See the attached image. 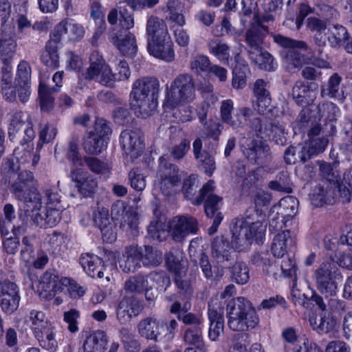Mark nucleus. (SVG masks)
Returning <instances> with one entry per match:
<instances>
[{"label":"nucleus","mask_w":352,"mask_h":352,"mask_svg":"<svg viewBox=\"0 0 352 352\" xmlns=\"http://www.w3.org/2000/svg\"><path fill=\"white\" fill-rule=\"evenodd\" d=\"M159 90L160 83L155 78L144 77L133 82L130 104L138 116L146 118L156 109Z\"/></svg>","instance_id":"f257e3e1"},{"label":"nucleus","mask_w":352,"mask_h":352,"mask_svg":"<svg viewBox=\"0 0 352 352\" xmlns=\"http://www.w3.org/2000/svg\"><path fill=\"white\" fill-rule=\"evenodd\" d=\"M342 78L338 73L333 74L329 78L327 84L321 89V96L329 98H336L339 95Z\"/></svg>","instance_id":"864d4df0"},{"label":"nucleus","mask_w":352,"mask_h":352,"mask_svg":"<svg viewBox=\"0 0 352 352\" xmlns=\"http://www.w3.org/2000/svg\"><path fill=\"white\" fill-rule=\"evenodd\" d=\"M58 91L56 87H50L47 85L40 83L38 87V95L40 98V106L43 111L50 112L54 107V93Z\"/></svg>","instance_id":"a18cd8bd"},{"label":"nucleus","mask_w":352,"mask_h":352,"mask_svg":"<svg viewBox=\"0 0 352 352\" xmlns=\"http://www.w3.org/2000/svg\"><path fill=\"white\" fill-rule=\"evenodd\" d=\"M95 225L100 230L104 241L111 243L116 239L114 226L109 217V210L104 207H98L93 213Z\"/></svg>","instance_id":"a878e982"},{"label":"nucleus","mask_w":352,"mask_h":352,"mask_svg":"<svg viewBox=\"0 0 352 352\" xmlns=\"http://www.w3.org/2000/svg\"><path fill=\"white\" fill-rule=\"evenodd\" d=\"M248 54L251 61L260 69L269 72L274 69L275 66L272 56L263 48L255 52H250Z\"/></svg>","instance_id":"a19ab883"},{"label":"nucleus","mask_w":352,"mask_h":352,"mask_svg":"<svg viewBox=\"0 0 352 352\" xmlns=\"http://www.w3.org/2000/svg\"><path fill=\"white\" fill-rule=\"evenodd\" d=\"M90 65L86 72L82 73L80 78L86 80H95L99 82V80L107 77L109 73V66L106 63L102 56L97 50H94L89 57Z\"/></svg>","instance_id":"4be33fe9"},{"label":"nucleus","mask_w":352,"mask_h":352,"mask_svg":"<svg viewBox=\"0 0 352 352\" xmlns=\"http://www.w3.org/2000/svg\"><path fill=\"white\" fill-rule=\"evenodd\" d=\"M228 326L234 331H249L259 324V317L252 302L243 297L230 300L226 306Z\"/></svg>","instance_id":"f03ea898"},{"label":"nucleus","mask_w":352,"mask_h":352,"mask_svg":"<svg viewBox=\"0 0 352 352\" xmlns=\"http://www.w3.org/2000/svg\"><path fill=\"white\" fill-rule=\"evenodd\" d=\"M31 67L25 60H22L18 65L17 74L14 83L16 85H30Z\"/></svg>","instance_id":"338daca9"},{"label":"nucleus","mask_w":352,"mask_h":352,"mask_svg":"<svg viewBox=\"0 0 352 352\" xmlns=\"http://www.w3.org/2000/svg\"><path fill=\"white\" fill-rule=\"evenodd\" d=\"M214 186L213 181L206 182L199 190V194L192 201L193 205H201L204 202V210L207 217L216 218L223 205L221 197L214 193Z\"/></svg>","instance_id":"1a4fd4ad"},{"label":"nucleus","mask_w":352,"mask_h":352,"mask_svg":"<svg viewBox=\"0 0 352 352\" xmlns=\"http://www.w3.org/2000/svg\"><path fill=\"white\" fill-rule=\"evenodd\" d=\"M144 309L141 301L135 297H123L118 303L116 309V318L120 324H126L137 317Z\"/></svg>","instance_id":"2eb2a0df"},{"label":"nucleus","mask_w":352,"mask_h":352,"mask_svg":"<svg viewBox=\"0 0 352 352\" xmlns=\"http://www.w3.org/2000/svg\"><path fill=\"white\" fill-rule=\"evenodd\" d=\"M319 118L333 122L336 120L337 114L339 113L338 107L333 102L320 103L317 106Z\"/></svg>","instance_id":"bf43d9fd"},{"label":"nucleus","mask_w":352,"mask_h":352,"mask_svg":"<svg viewBox=\"0 0 352 352\" xmlns=\"http://www.w3.org/2000/svg\"><path fill=\"white\" fill-rule=\"evenodd\" d=\"M296 245V239L289 230H286L277 234L273 239L271 251L274 257L283 258L288 250Z\"/></svg>","instance_id":"7c9ffc66"},{"label":"nucleus","mask_w":352,"mask_h":352,"mask_svg":"<svg viewBox=\"0 0 352 352\" xmlns=\"http://www.w3.org/2000/svg\"><path fill=\"white\" fill-rule=\"evenodd\" d=\"M128 178L131 188L135 190L142 191L145 188V177L138 168L131 169L128 174Z\"/></svg>","instance_id":"774afa93"},{"label":"nucleus","mask_w":352,"mask_h":352,"mask_svg":"<svg viewBox=\"0 0 352 352\" xmlns=\"http://www.w3.org/2000/svg\"><path fill=\"white\" fill-rule=\"evenodd\" d=\"M146 34L148 38H155L168 34L167 27L164 21L157 16H151L147 21Z\"/></svg>","instance_id":"de8ad7c7"},{"label":"nucleus","mask_w":352,"mask_h":352,"mask_svg":"<svg viewBox=\"0 0 352 352\" xmlns=\"http://www.w3.org/2000/svg\"><path fill=\"white\" fill-rule=\"evenodd\" d=\"M30 327L41 347L50 352L56 351L58 342L55 339L54 327L48 320Z\"/></svg>","instance_id":"dca6fc26"},{"label":"nucleus","mask_w":352,"mask_h":352,"mask_svg":"<svg viewBox=\"0 0 352 352\" xmlns=\"http://www.w3.org/2000/svg\"><path fill=\"white\" fill-rule=\"evenodd\" d=\"M318 87L317 82H309L305 83L303 81L298 80L296 82L292 89L293 99L298 105H309L315 100Z\"/></svg>","instance_id":"b1692460"},{"label":"nucleus","mask_w":352,"mask_h":352,"mask_svg":"<svg viewBox=\"0 0 352 352\" xmlns=\"http://www.w3.org/2000/svg\"><path fill=\"white\" fill-rule=\"evenodd\" d=\"M192 150L199 168L210 176L216 168L214 158L206 151H202V141L199 138L193 142Z\"/></svg>","instance_id":"c756f323"},{"label":"nucleus","mask_w":352,"mask_h":352,"mask_svg":"<svg viewBox=\"0 0 352 352\" xmlns=\"http://www.w3.org/2000/svg\"><path fill=\"white\" fill-rule=\"evenodd\" d=\"M167 159L166 155L162 156L160 158L159 165V173L161 177L160 189L166 196L171 194L173 188L177 186L180 181L177 166L168 162Z\"/></svg>","instance_id":"ddd939ff"},{"label":"nucleus","mask_w":352,"mask_h":352,"mask_svg":"<svg viewBox=\"0 0 352 352\" xmlns=\"http://www.w3.org/2000/svg\"><path fill=\"white\" fill-rule=\"evenodd\" d=\"M69 177L75 183L78 192L85 197H91L98 188V181L81 168H73Z\"/></svg>","instance_id":"4468645a"},{"label":"nucleus","mask_w":352,"mask_h":352,"mask_svg":"<svg viewBox=\"0 0 352 352\" xmlns=\"http://www.w3.org/2000/svg\"><path fill=\"white\" fill-rule=\"evenodd\" d=\"M21 298L17 285L9 280L0 282V307L2 311L10 315L19 307Z\"/></svg>","instance_id":"9b49d317"},{"label":"nucleus","mask_w":352,"mask_h":352,"mask_svg":"<svg viewBox=\"0 0 352 352\" xmlns=\"http://www.w3.org/2000/svg\"><path fill=\"white\" fill-rule=\"evenodd\" d=\"M70 283L67 278H60L54 271H46L40 279V287L50 296H54L57 292H61L65 287Z\"/></svg>","instance_id":"cd10ccee"},{"label":"nucleus","mask_w":352,"mask_h":352,"mask_svg":"<svg viewBox=\"0 0 352 352\" xmlns=\"http://www.w3.org/2000/svg\"><path fill=\"white\" fill-rule=\"evenodd\" d=\"M41 60L51 69L58 68L59 66L58 49L50 45H45V50L41 54Z\"/></svg>","instance_id":"13d9d810"},{"label":"nucleus","mask_w":352,"mask_h":352,"mask_svg":"<svg viewBox=\"0 0 352 352\" xmlns=\"http://www.w3.org/2000/svg\"><path fill=\"white\" fill-rule=\"evenodd\" d=\"M327 31L328 42L331 47L337 48L342 46L346 50V45L350 43L352 40L346 28L342 25H333Z\"/></svg>","instance_id":"c9c22d12"},{"label":"nucleus","mask_w":352,"mask_h":352,"mask_svg":"<svg viewBox=\"0 0 352 352\" xmlns=\"http://www.w3.org/2000/svg\"><path fill=\"white\" fill-rule=\"evenodd\" d=\"M120 140L125 155L130 160L137 159L143 153L144 146L142 132L140 129H126L122 131Z\"/></svg>","instance_id":"9d476101"},{"label":"nucleus","mask_w":352,"mask_h":352,"mask_svg":"<svg viewBox=\"0 0 352 352\" xmlns=\"http://www.w3.org/2000/svg\"><path fill=\"white\" fill-rule=\"evenodd\" d=\"M252 261L256 265L262 266L263 272L274 279L280 276L278 266L274 263V259L270 258L267 252L255 254L252 256Z\"/></svg>","instance_id":"e433bc0d"},{"label":"nucleus","mask_w":352,"mask_h":352,"mask_svg":"<svg viewBox=\"0 0 352 352\" xmlns=\"http://www.w3.org/2000/svg\"><path fill=\"white\" fill-rule=\"evenodd\" d=\"M199 230L197 220L191 216H177L170 223V232L173 240L181 242Z\"/></svg>","instance_id":"f8f14e48"},{"label":"nucleus","mask_w":352,"mask_h":352,"mask_svg":"<svg viewBox=\"0 0 352 352\" xmlns=\"http://www.w3.org/2000/svg\"><path fill=\"white\" fill-rule=\"evenodd\" d=\"M140 262L145 267H155L162 262V254L150 245L138 247Z\"/></svg>","instance_id":"58836bf2"},{"label":"nucleus","mask_w":352,"mask_h":352,"mask_svg":"<svg viewBox=\"0 0 352 352\" xmlns=\"http://www.w3.org/2000/svg\"><path fill=\"white\" fill-rule=\"evenodd\" d=\"M138 246L131 245L126 248L123 258L119 261V266L124 273H134L141 267Z\"/></svg>","instance_id":"72a5a7b5"},{"label":"nucleus","mask_w":352,"mask_h":352,"mask_svg":"<svg viewBox=\"0 0 352 352\" xmlns=\"http://www.w3.org/2000/svg\"><path fill=\"white\" fill-rule=\"evenodd\" d=\"M298 49L294 48L289 50L286 59L288 63L287 69L290 72H294L295 70H299L305 64L307 63V58L298 51Z\"/></svg>","instance_id":"4d7b16f0"},{"label":"nucleus","mask_w":352,"mask_h":352,"mask_svg":"<svg viewBox=\"0 0 352 352\" xmlns=\"http://www.w3.org/2000/svg\"><path fill=\"white\" fill-rule=\"evenodd\" d=\"M256 214L254 208H250L246 211V217L243 219H235L232 222L230 232L234 239L235 250H243L250 244V240L254 239L256 243L261 241L265 234V228L260 221L250 222L252 214Z\"/></svg>","instance_id":"7ed1b4c3"},{"label":"nucleus","mask_w":352,"mask_h":352,"mask_svg":"<svg viewBox=\"0 0 352 352\" xmlns=\"http://www.w3.org/2000/svg\"><path fill=\"white\" fill-rule=\"evenodd\" d=\"M211 66L209 58L203 54H197L194 56L190 63L191 69L197 74L209 72Z\"/></svg>","instance_id":"0e129e2a"},{"label":"nucleus","mask_w":352,"mask_h":352,"mask_svg":"<svg viewBox=\"0 0 352 352\" xmlns=\"http://www.w3.org/2000/svg\"><path fill=\"white\" fill-rule=\"evenodd\" d=\"M239 55L235 57L236 65L232 72V87L234 89H243L247 84V76L250 74L248 65L245 62H239Z\"/></svg>","instance_id":"79ce46f5"},{"label":"nucleus","mask_w":352,"mask_h":352,"mask_svg":"<svg viewBox=\"0 0 352 352\" xmlns=\"http://www.w3.org/2000/svg\"><path fill=\"white\" fill-rule=\"evenodd\" d=\"M147 49L149 54L155 58L166 62H170L174 59L173 42L169 34L155 38H148Z\"/></svg>","instance_id":"aec40b11"},{"label":"nucleus","mask_w":352,"mask_h":352,"mask_svg":"<svg viewBox=\"0 0 352 352\" xmlns=\"http://www.w3.org/2000/svg\"><path fill=\"white\" fill-rule=\"evenodd\" d=\"M109 39L124 56H132L137 52L135 36L130 32H124V34H122V31L113 32L110 34Z\"/></svg>","instance_id":"bb28decb"},{"label":"nucleus","mask_w":352,"mask_h":352,"mask_svg":"<svg viewBox=\"0 0 352 352\" xmlns=\"http://www.w3.org/2000/svg\"><path fill=\"white\" fill-rule=\"evenodd\" d=\"M30 327L41 347L50 352L56 351L58 342L55 339L54 327L48 320Z\"/></svg>","instance_id":"f3484780"},{"label":"nucleus","mask_w":352,"mask_h":352,"mask_svg":"<svg viewBox=\"0 0 352 352\" xmlns=\"http://www.w3.org/2000/svg\"><path fill=\"white\" fill-rule=\"evenodd\" d=\"M41 200L42 197L36 188L32 190L22 199L23 206H20L18 217L23 226L28 223L30 218L32 221L34 216L39 213L42 208Z\"/></svg>","instance_id":"a211bd4d"},{"label":"nucleus","mask_w":352,"mask_h":352,"mask_svg":"<svg viewBox=\"0 0 352 352\" xmlns=\"http://www.w3.org/2000/svg\"><path fill=\"white\" fill-rule=\"evenodd\" d=\"M195 99V81L188 74H179L166 87L163 107L166 111L192 102Z\"/></svg>","instance_id":"20e7f679"},{"label":"nucleus","mask_w":352,"mask_h":352,"mask_svg":"<svg viewBox=\"0 0 352 352\" xmlns=\"http://www.w3.org/2000/svg\"><path fill=\"white\" fill-rule=\"evenodd\" d=\"M273 37L274 42L284 48L289 50L297 48L305 50L307 49V45L304 41L292 39L280 34H274Z\"/></svg>","instance_id":"e2e57ef3"},{"label":"nucleus","mask_w":352,"mask_h":352,"mask_svg":"<svg viewBox=\"0 0 352 352\" xmlns=\"http://www.w3.org/2000/svg\"><path fill=\"white\" fill-rule=\"evenodd\" d=\"M82 146L87 154L98 155L104 148V140L91 131L84 135Z\"/></svg>","instance_id":"37998d69"},{"label":"nucleus","mask_w":352,"mask_h":352,"mask_svg":"<svg viewBox=\"0 0 352 352\" xmlns=\"http://www.w3.org/2000/svg\"><path fill=\"white\" fill-rule=\"evenodd\" d=\"M131 72L128 63L125 60H120L116 68V72L113 73L109 67V73L107 74L105 79L99 80V83L106 87H111L116 81H122L127 80L130 76Z\"/></svg>","instance_id":"4c0bfd02"},{"label":"nucleus","mask_w":352,"mask_h":352,"mask_svg":"<svg viewBox=\"0 0 352 352\" xmlns=\"http://www.w3.org/2000/svg\"><path fill=\"white\" fill-rule=\"evenodd\" d=\"M259 20L254 19L251 27L246 32L245 41L247 43V52L262 49L265 37L270 33L268 26Z\"/></svg>","instance_id":"5701e85b"},{"label":"nucleus","mask_w":352,"mask_h":352,"mask_svg":"<svg viewBox=\"0 0 352 352\" xmlns=\"http://www.w3.org/2000/svg\"><path fill=\"white\" fill-rule=\"evenodd\" d=\"M36 189L33 185V174L29 170L19 173L17 179L12 184L10 191L19 201L24 199L25 197L32 190Z\"/></svg>","instance_id":"c85d7f7f"},{"label":"nucleus","mask_w":352,"mask_h":352,"mask_svg":"<svg viewBox=\"0 0 352 352\" xmlns=\"http://www.w3.org/2000/svg\"><path fill=\"white\" fill-rule=\"evenodd\" d=\"M232 239L231 243L223 235L217 236L213 239L211 244V254L217 264L226 265L234 259L235 254L232 251V248L235 249L232 236Z\"/></svg>","instance_id":"6ab92c4d"},{"label":"nucleus","mask_w":352,"mask_h":352,"mask_svg":"<svg viewBox=\"0 0 352 352\" xmlns=\"http://www.w3.org/2000/svg\"><path fill=\"white\" fill-rule=\"evenodd\" d=\"M107 343V336L103 331H94L85 340L83 344L84 352H103Z\"/></svg>","instance_id":"ea45409f"},{"label":"nucleus","mask_w":352,"mask_h":352,"mask_svg":"<svg viewBox=\"0 0 352 352\" xmlns=\"http://www.w3.org/2000/svg\"><path fill=\"white\" fill-rule=\"evenodd\" d=\"M313 277L317 289L326 297L336 294L338 283L342 280L337 261L331 258L323 261L314 272Z\"/></svg>","instance_id":"39448f33"},{"label":"nucleus","mask_w":352,"mask_h":352,"mask_svg":"<svg viewBox=\"0 0 352 352\" xmlns=\"http://www.w3.org/2000/svg\"><path fill=\"white\" fill-rule=\"evenodd\" d=\"M267 83L263 79H257L253 88V107L260 114L271 111V97L267 89Z\"/></svg>","instance_id":"393cba45"},{"label":"nucleus","mask_w":352,"mask_h":352,"mask_svg":"<svg viewBox=\"0 0 352 352\" xmlns=\"http://www.w3.org/2000/svg\"><path fill=\"white\" fill-rule=\"evenodd\" d=\"M65 207L54 208L48 206L45 212L36 213L33 217V223L41 228L55 226L60 219V211L65 210Z\"/></svg>","instance_id":"f704fd0d"},{"label":"nucleus","mask_w":352,"mask_h":352,"mask_svg":"<svg viewBox=\"0 0 352 352\" xmlns=\"http://www.w3.org/2000/svg\"><path fill=\"white\" fill-rule=\"evenodd\" d=\"M210 54L217 57L221 63L228 65L230 58L229 46L221 40L212 39L208 43Z\"/></svg>","instance_id":"c03bdc74"},{"label":"nucleus","mask_w":352,"mask_h":352,"mask_svg":"<svg viewBox=\"0 0 352 352\" xmlns=\"http://www.w3.org/2000/svg\"><path fill=\"white\" fill-rule=\"evenodd\" d=\"M197 188V177L195 175H191L184 180L182 186L183 194L186 199L192 202L193 199L196 198L195 197V195Z\"/></svg>","instance_id":"69168bd1"},{"label":"nucleus","mask_w":352,"mask_h":352,"mask_svg":"<svg viewBox=\"0 0 352 352\" xmlns=\"http://www.w3.org/2000/svg\"><path fill=\"white\" fill-rule=\"evenodd\" d=\"M148 287L147 276L141 274L130 277L124 283V289L130 293L142 294Z\"/></svg>","instance_id":"09e8293b"},{"label":"nucleus","mask_w":352,"mask_h":352,"mask_svg":"<svg viewBox=\"0 0 352 352\" xmlns=\"http://www.w3.org/2000/svg\"><path fill=\"white\" fill-rule=\"evenodd\" d=\"M241 150L243 155L252 164L263 166L272 162L270 147L263 138H247L241 144Z\"/></svg>","instance_id":"6e6552de"},{"label":"nucleus","mask_w":352,"mask_h":352,"mask_svg":"<svg viewBox=\"0 0 352 352\" xmlns=\"http://www.w3.org/2000/svg\"><path fill=\"white\" fill-rule=\"evenodd\" d=\"M12 235L10 234L6 237H3V245L6 252L8 254H15L18 250V247L20 244L19 238L18 234L21 231H24V226L19 225L17 227L13 226L12 228Z\"/></svg>","instance_id":"5fc2aeb1"},{"label":"nucleus","mask_w":352,"mask_h":352,"mask_svg":"<svg viewBox=\"0 0 352 352\" xmlns=\"http://www.w3.org/2000/svg\"><path fill=\"white\" fill-rule=\"evenodd\" d=\"M118 9L120 25L124 30V32H126L134 26V11L130 10L127 6H120Z\"/></svg>","instance_id":"052dcab7"},{"label":"nucleus","mask_w":352,"mask_h":352,"mask_svg":"<svg viewBox=\"0 0 352 352\" xmlns=\"http://www.w3.org/2000/svg\"><path fill=\"white\" fill-rule=\"evenodd\" d=\"M21 130H23L25 136L21 142V147H18L14 151V155L17 159L24 157V160L30 159L32 146L28 144L35 138V132L32 128V124L28 120V116L19 111L12 116L8 127V136L12 140Z\"/></svg>","instance_id":"0eeeda50"},{"label":"nucleus","mask_w":352,"mask_h":352,"mask_svg":"<svg viewBox=\"0 0 352 352\" xmlns=\"http://www.w3.org/2000/svg\"><path fill=\"white\" fill-rule=\"evenodd\" d=\"M258 8L257 3L254 0H241L239 4L238 14L242 25H245L248 20L253 16L258 14L256 10Z\"/></svg>","instance_id":"603ef678"},{"label":"nucleus","mask_w":352,"mask_h":352,"mask_svg":"<svg viewBox=\"0 0 352 352\" xmlns=\"http://www.w3.org/2000/svg\"><path fill=\"white\" fill-rule=\"evenodd\" d=\"M184 340L186 344L194 345L198 349L202 350L204 347L202 331L200 327L194 326L188 328L184 333Z\"/></svg>","instance_id":"6e6d98bb"},{"label":"nucleus","mask_w":352,"mask_h":352,"mask_svg":"<svg viewBox=\"0 0 352 352\" xmlns=\"http://www.w3.org/2000/svg\"><path fill=\"white\" fill-rule=\"evenodd\" d=\"M250 270L243 261H236L230 267V277L232 281L239 285L247 283L250 279Z\"/></svg>","instance_id":"8fccbe9b"},{"label":"nucleus","mask_w":352,"mask_h":352,"mask_svg":"<svg viewBox=\"0 0 352 352\" xmlns=\"http://www.w3.org/2000/svg\"><path fill=\"white\" fill-rule=\"evenodd\" d=\"M177 327L178 322L175 319L147 317L140 321L138 329L142 337L157 342L162 338L173 340Z\"/></svg>","instance_id":"423d86ee"},{"label":"nucleus","mask_w":352,"mask_h":352,"mask_svg":"<svg viewBox=\"0 0 352 352\" xmlns=\"http://www.w3.org/2000/svg\"><path fill=\"white\" fill-rule=\"evenodd\" d=\"M165 264L167 270L174 275L187 272L182 254L177 251H170L166 254Z\"/></svg>","instance_id":"49530a36"},{"label":"nucleus","mask_w":352,"mask_h":352,"mask_svg":"<svg viewBox=\"0 0 352 352\" xmlns=\"http://www.w3.org/2000/svg\"><path fill=\"white\" fill-rule=\"evenodd\" d=\"M79 262L88 276L92 278L103 277L104 262L97 255L90 253L82 254Z\"/></svg>","instance_id":"2f4dec72"},{"label":"nucleus","mask_w":352,"mask_h":352,"mask_svg":"<svg viewBox=\"0 0 352 352\" xmlns=\"http://www.w3.org/2000/svg\"><path fill=\"white\" fill-rule=\"evenodd\" d=\"M336 197L335 186L331 184L318 185L314 190L311 200L314 206L322 207L324 204H333Z\"/></svg>","instance_id":"473e14b6"},{"label":"nucleus","mask_w":352,"mask_h":352,"mask_svg":"<svg viewBox=\"0 0 352 352\" xmlns=\"http://www.w3.org/2000/svg\"><path fill=\"white\" fill-rule=\"evenodd\" d=\"M16 39L15 28L4 23L0 33V54L3 64L10 63L16 52Z\"/></svg>","instance_id":"412c9836"},{"label":"nucleus","mask_w":352,"mask_h":352,"mask_svg":"<svg viewBox=\"0 0 352 352\" xmlns=\"http://www.w3.org/2000/svg\"><path fill=\"white\" fill-rule=\"evenodd\" d=\"M280 8H281L280 1L278 0H269L262 4L263 13L256 14L254 19L263 23L274 21L275 20V14Z\"/></svg>","instance_id":"3c124183"},{"label":"nucleus","mask_w":352,"mask_h":352,"mask_svg":"<svg viewBox=\"0 0 352 352\" xmlns=\"http://www.w3.org/2000/svg\"><path fill=\"white\" fill-rule=\"evenodd\" d=\"M199 264L204 276L207 279H219L223 276V270L221 269V270H218L217 273L216 274L215 276H214L212 265L210 263L208 256L204 252H202L200 254Z\"/></svg>","instance_id":"680f3d73"}]
</instances>
